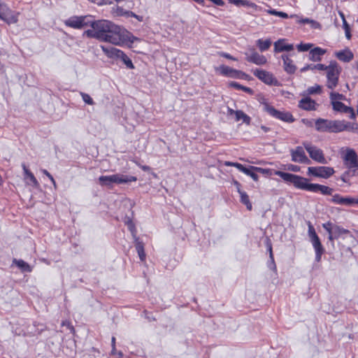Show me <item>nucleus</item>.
Returning <instances> with one entry per match:
<instances>
[{"instance_id":"obj_1","label":"nucleus","mask_w":358,"mask_h":358,"mask_svg":"<svg viewBox=\"0 0 358 358\" xmlns=\"http://www.w3.org/2000/svg\"><path fill=\"white\" fill-rule=\"evenodd\" d=\"M89 26L92 29H87L84 33L89 38L116 45H122L128 41L133 42L131 39L132 35L129 31L110 21L90 19Z\"/></svg>"},{"instance_id":"obj_2","label":"nucleus","mask_w":358,"mask_h":358,"mask_svg":"<svg viewBox=\"0 0 358 358\" xmlns=\"http://www.w3.org/2000/svg\"><path fill=\"white\" fill-rule=\"evenodd\" d=\"M273 173L280 176L284 181L293 184L297 189L315 193L320 192L323 195H331L334 192V189L328 186L309 183L308 178L297 175L280 171H274Z\"/></svg>"},{"instance_id":"obj_3","label":"nucleus","mask_w":358,"mask_h":358,"mask_svg":"<svg viewBox=\"0 0 358 358\" xmlns=\"http://www.w3.org/2000/svg\"><path fill=\"white\" fill-rule=\"evenodd\" d=\"M324 71H326L327 73L326 86L329 89L334 90L338 85L341 68L336 61H331Z\"/></svg>"},{"instance_id":"obj_4","label":"nucleus","mask_w":358,"mask_h":358,"mask_svg":"<svg viewBox=\"0 0 358 358\" xmlns=\"http://www.w3.org/2000/svg\"><path fill=\"white\" fill-rule=\"evenodd\" d=\"M101 185L109 186L113 183L122 184L135 182L136 177L123 174H114L110 176H101L99 178Z\"/></svg>"},{"instance_id":"obj_5","label":"nucleus","mask_w":358,"mask_h":358,"mask_svg":"<svg viewBox=\"0 0 358 358\" xmlns=\"http://www.w3.org/2000/svg\"><path fill=\"white\" fill-rule=\"evenodd\" d=\"M101 49L108 57L120 59L127 69H134L135 68L131 59L123 51L115 48L105 46H101Z\"/></svg>"},{"instance_id":"obj_6","label":"nucleus","mask_w":358,"mask_h":358,"mask_svg":"<svg viewBox=\"0 0 358 358\" xmlns=\"http://www.w3.org/2000/svg\"><path fill=\"white\" fill-rule=\"evenodd\" d=\"M335 171L330 166H310L308 168L307 175L327 179L334 175Z\"/></svg>"},{"instance_id":"obj_7","label":"nucleus","mask_w":358,"mask_h":358,"mask_svg":"<svg viewBox=\"0 0 358 358\" xmlns=\"http://www.w3.org/2000/svg\"><path fill=\"white\" fill-rule=\"evenodd\" d=\"M303 145L312 159L320 164H327V161L324 157L323 151L321 149L311 145L308 142L303 143Z\"/></svg>"},{"instance_id":"obj_8","label":"nucleus","mask_w":358,"mask_h":358,"mask_svg":"<svg viewBox=\"0 0 358 358\" xmlns=\"http://www.w3.org/2000/svg\"><path fill=\"white\" fill-rule=\"evenodd\" d=\"M264 110L271 116L284 122L290 123L294 121L293 115L289 112L279 111L268 104L264 106Z\"/></svg>"},{"instance_id":"obj_9","label":"nucleus","mask_w":358,"mask_h":358,"mask_svg":"<svg viewBox=\"0 0 358 358\" xmlns=\"http://www.w3.org/2000/svg\"><path fill=\"white\" fill-rule=\"evenodd\" d=\"M90 16H73L65 21L67 27L74 29H82L89 26Z\"/></svg>"},{"instance_id":"obj_10","label":"nucleus","mask_w":358,"mask_h":358,"mask_svg":"<svg viewBox=\"0 0 358 358\" xmlns=\"http://www.w3.org/2000/svg\"><path fill=\"white\" fill-rule=\"evenodd\" d=\"M253 74L266 85H278V81L274 78L273 75L265 70L257 69L253 71Z\"/></svg>"},{"instance_id":"obj_11","label":"nucleus","mask_w":358,"mask_h":358,"mask_svg":"<svg viewBox=\"0 0 358 358\" xmlns=\"http://www.w3.org/2000/svg\"><path fill=\"white\" fill-rule=\"evenodd\" d=\"M0 19L9 24H14L17 22V15L6 4L0 3Z\"/></svg>"},{"instance_id":"obj_12","label":"nucleus","mask_w":358,"mask_h":358,"mask_svg":"<svg viewBox=\"0 0 358 358\" xmlns=\"http://www.w3.org/2000/svg\"><path fill=\"white\" fill-rule=\"evenodd\" d=\"M343 159L344 164L347 168H356L358 166V155L355 150L348 148Z\"/></svg>"},{"instance_id":"obj_13","label":"nucleus","mask_w":358,"mask_h":358,"mask_svg":"<svg viewBox=\"0 0 358 358\" xmlns=\"http://www.w3.org/2000/svg\"><path fill=\"white\" fill-rule=\"evenodd\" d=\"M331 201L334 203L350 206L354 204H358V198L343 197L336 194L332 196Z\"/></svg>"},{"instance_id":"obj_14","label":"nucleus","mask_w":358,"mask_h":358,"mask_svg":"<svg viewBox=\"0 0 358 358\" xmlns=\"http://www.w3.org/2000/svg\"><path fill=\"white\" fill-rule=\"evenodd\" d=\"M218 69L221 74L231 78H241L247 76L245 73L234 69L225 65H221Z\"/></svg>"},{"instance_id":"obj_15","label":"nucleus","mask_w":358,"mask_h":358,"mask_svg":"<svg viewBox=\"0 0 358 358\" xmlns=\"http://www.w3.org/2000/svg\"><path fill=\"white\" fill-rule=\"evenodd\" d=\"M333 109L336 111L350 114V118L355 120L356 118V114L354 109L352 107L345 106L342 102H333Z\"/></svg>"},{"instance_id":"obj_16","label":"nucleus","mask_w":358,"mask_h":358,"mask_svg":"<svg viewBox=\"0 0 358 358\" xmlns=\"http://www.w3.org/2000/svg\"><path fill=\"white\" fill-rule=\"evenodd\" d=\"M315 124L317 131L331 133V120L318 118L315 120Z\"/></svg>"},{"instance_id":"obj_17","label":"nucleus","mask_w":358,"mask_h":358,"mask_svg":"<svg viewBox=\"0 0 358 358\" xmlns=\"http://www.w3.org/2000/svg\"><path fill=\"white\" fill-rule=\"evenodd\" d=\"M294 54H292L293 55ZM290 55H282L281 58L283 61V68L286 73L288 74H293L296 70V66L294 64L292 59H290Z\"/></svg>"},{"instance_id":"obj_18","label":"nucleus","mask_w":358,"mask_h":358,"mask_svg":"<svg viewBox=\"0 0 358 358\" xmlns=\"http://www.w3.org/2000/svg\"><path fill=\"white\" fill-rule=\"evenodd\" d=\"M310 241L315 250V260L317 262H320L322 254L324 252V249L320 242L318 236L310 238Z\"/></svg>"},{"instance_id":"obj_19","label":"nucleus","mask_w":358,"mask_h":358,"mask_svg":"<svg viewBox=\"0 0 358 358\" xmlns=\"http://www.w3.org/2000/svg\"><path fill=\"white\" fill-rule=\"evenodd\" d=\"M246 59L248 62L254 63L257 65H263L267 62L264 55H259L257 52H253L250 55H247Z\"/></svg>"},{"instance_id":"obj_20","label":"nucleus","mask_w":358,"mask_h":358,"mask_svg":"<svg viewBox=\"0 0 358 358\" xmlns=\"http://www.w3.org/2000/svg\"><path fill=\"white\" fill-rule=\"evenodd\" d=\"M286 39H279L274 43V52L292 51L294 49L293 44H285Z\"/></svg>"},{"instance_id":"obj_21","label":"nucleus","mask_w":358,"mask_h":358,"mask_svg":"<svg viewBox=\"0 0 358 358\" xmlns=\"http://www.w3.org/2000/svg\"><path fill=\"white\" fill-rule=\"evenodd\" d=\"M316 102L310 97H306L299 101V107L306 110H315Z\"/></svg>"},{"instance_id":"obj_22","label":"nucleus","mask_w":358,"mask_h":358,"mask_svg":"<svg viewBox=\"0 0 358 358\" xmlns=\"http://www.w3.org/2000/svg\"><path fill=\"white\" fill-rule=\"evenodd\" d=\"M292 160L294 162L300 163L303 161L306 156L305 152L302 147L298 146L295 150H291Z\"/></svg>"},{"instance_id":"obj_23","label":"nucleus","mask_w":358,"mask_h":358,"mask_svg":"<svg viewBox=\"0 0 358 358\" xmlns=\"http://www.w3.org/2000/svg\"><path fill=\"white\" fill-rule=\"evenodd\" d=\"M326 53V50L321 48H315L309 52V59L313 62L321 61V57Z\"/></svg>"},{"instance_id":"obj_24","label":"nucleus","mask_w":358,"mask_h":358,"mask_svg":"<svg viewBox=\"0 0 358 358\" xmlns=\"http://www.w3.org/2000/svg\"><path fill=\"white\" fill-rule=\"evenodd\" d=\"M336 57L343 62H349L353 59V53L348 49L336 52Z\"/></svg>"},{"instance_id":"obj_25","label":"nucleus","mask_w":358,"mask_h":358,"mask_svg":"<svg viewBox=\"0 0 358 358\" xmlns=\"http://www.w3.org/2000/svg\"><path fill=\"white\" fill-rule=\"evenodd\" d=\"M134 238L135 241V247L136 251L138 252V257L141 261H144L145 259V253L144 251V244L142 241L139 240L136 235H134Z\"/></svg>"},{"instance_id":"obj_26","label":"nucleus","mask_w":358,"mask_h":358,"mask_svg":"<svg viewBox=\"0 0 358 358\" xmlns=\"http://www.w3.org/2000/svg\"><path fill=\"white\" fill-rule=\"evenodd\" d=\"M13 264H15L22 272L31 271V268L29 264L22 259H13Z\"/></svg>"},{"instance_id":"obj_27","label":"nucleus","mask_w":358,"mask_h":358,"mask_svg":"<svg viewBox=\"0 0 358 358\" xmlns=\"http://www.w3.org/2000/svg\"><path fill=\"white\" fill-rule=\"evenodd\" d=\"M255 166H250L249 167H245L243 166L241 171L246 174L247 176H250L255 181H257L259 180L258 175L255 173L254 169Z\"/></svg>"},{"instance_id":"obj_28","label":"nucleus","mask_w":358,"mask_h":358,"mask_svg":"<svg viewBox=\"0 0 358 358\" xmlns=\"http://www.w3.org/2000/svg\"><path fill=\"white\" fill-rule=\"evenodd\" d=\"M241 202L245 205L248 210H251L252 208V203L250 201L249 196L245 192H240Z\"/></svg>"},{"instance_id":"obj_29","label":"nucleus","mask_w":358,"mask_h":358,"mask_svg":"<svg viewBox=\"0 0 358 358\" xmlns=\"http://www.w3.org/2000/svg\"><path fill=\"white\" fill-rule=\"evenodd\" d=\"M343 125L342 120H331V133H339L343 131Z\"/></svg>"},{"instance_id":"obj_30","label":"nucleus","mask_w":358,"mask_h":358,"mask_svg":"<svg viewBox=\"0 0 358 358\" xmlns=\"http://www.w3.org/2000/svg\"><path fill=\"white\" fill-rule=\"evenodd\" d=\"M236 121L243 120V122L249 124L250 123L251 118L246 115L242 110H236Z\"/></svg>"},{"instance_id":"obj_31","label":"nucleus","mask_w":358,"mask_h":358,"mask_svg":"<svg viewBox=\"0 0 358 358\" xmlns=\"http://www.w3.org/2000/svg\"><path fill=\"white\" fill-rule=\"evenodd\" d=\"M326 69H327V66L323 64H308V65L305 66L304 67H303L301 69V71L304 72L308 70H315V69H317L319 71H324Z\"/></svg>"},{"instance_id":"obj_32","label":"nucleus","mask_w":358,"mask_h":358,"mask_svg":"<svg viewBox=\"0 0 358 358\" xmlns=\"http://www.w3.org/2000/svg\"><path fill=\"white\" fill-rule=\"evenodd\" d=\"M257 45L259 48V49L262 51H266L267 50L271 45V41L270 39H266L265 41H263L262 39H259L257 41Z\"/></svg>"},{"instance_id":"obj_33","label":"nucleus","mask_w":358,"mask_h":358,"mask_svg":"<svg viewBox=\"0 0 358 358\" xmlns=\"http://www.w3.org/2000/svg\"><path fill=\"white\" fill-rule=\"evenodd\" d=\"M229 3H233L237 6H243L253 8L256 6L255 3L247 0H229Z\"/></svg>"},{"instance_id":"obj_34","label":"nucleus","mask_w":358,"mask_h":358,"mask_svg":"<svg viewBox=\"0 0 358 358\" xmlns=\"http://www.w3.org/2000/svg\"><path fill=\"white\" fill-rule=\"evenodd\" d=\"M229 86L231 87H234L235 89H237V90H241L247 93H249V94H252L253 93V91L251 88L250 87H245V86H243V85H240L239 83H236V82H231L229 83Z\"/></svg>"},{"instance_id":"obj_35","label":"nucleus","mask_w":358,"mask_h":358,"mask_svg":"<svg viewBox=\"0 0 358 358\" xmlns=\"http://www.w3.org/2000/svg\"><path fill=\"white\" fill-rule=\"evenodd\" d=\"M350 233V231L349 230L345 229L338 225L336 224L334 227V234L337 237V238H338L343 234H348Z\"/></svg>"},{"instance_id":"obj_36","label":"nucleus","mask_w":358,"mask_h":358,"mask_svg":"<svg viewBox=\"0 0 358 358\" xmlns=\"http://www.w3.org/2000/svg\"><path fill=\"white\" fill-rule=\"evenodd\" d=\"M344 99V96L341 94H339L338 92H331L330 93V99H331V102L332 105H333V102H339L337 100H341V99Z\"/></svg>"},{"instance_id":"obj_37","label":"nucleus","mask_w":358,"mask_h":358,"mask_svg":"<svg viewBox=\"0 0 358 358\" xmlns=\"http://www.w3.org/2000/svg\"><path fill=\"white\" fill-rule=\"evenodd\" d=\"M307 92L309 94H320L322 92V87L319 85H315L308 87Z\"/></svg>"},{"instance_id":"obj_38","label":"nucleus","mask_w":358,"mask_h":358,"mask_svg":"<svg viewBox=\"0 0 358 358\" xmlns=\"http://www.w3.org/2000/svg\"><path fill=\"white\" fill-rule=\"evenodd\" d=\"M80 95L82 96L83 101L85 103H87L88 105H94V104L93 99L88 94H86L85 92H80Z\"/></svg>"},{"instance_id":"obj_39","label":"nucleus","mask_w":358,"mask_h":358,"mask_svg":"<svg viewBox=\"0 0 358 358\" xmlns=\"http://www.w3.org/2000/svg\"><path fill=\"white\" fill-rule=\"evenodd\" d=\"M312 46L313 44L311 43H300L296 46V48L299 52H305L310 49Z\"/></svg>"},{"instance_id":"obj_40","label":"nucleus","mask_w":358,"mask_h":358,"mask_svg":"<svg viewBox=\"0 0 358 358\" xmlns=\"http://www.w3.org/2000/svg\"><path fill=\"white\" fill-rule=\"evenodd\" d=\"M25 177L29 179V180L31 182L33 186H34L36 187L39 186L38 180H36V178H35V176H34V174L31 172H30L28 174H27L25 176Z\"/></svg>"},{"instance_id":"obj_41","label":"nucleus","mask_w":358,"mask_h":358,"mask_svg":"<svg viewBox=\"0 0 358 358\" xmlns=\"http://www.w3.org/2000/svg\"><path fill=\"white\" fill-rule=\"evenodd\" d=\"M352 178L351 176V174H350V172L349 171V170L348 169L347 171H345V172L343 173V174L341 175V180L344 182H346V183H349L350 184V179Z\"/></svg>"},{"instance_id":"obj_42","label":"nucleus","mask_w":358,"mask_h":358,"mask_svg":"<svg viewBox=\"0 0 358 358\" xmlns=\"http://www.w3.org/2000/svg\"><path fill=\"white\" fill-rule=\"evenodd\" d=\"M256 172L260 173L264 175H269L271 176L272 174V171L268 169H263L261 167H255L253 168Z\"/></svg>"},{"instance_id":"obj_43","label":"nucleus","mask_w":358,"mask_h":358,"mask_svg":"<svg viewBox=\"0 0 358 358\" xmlns=\"http://www.w3.org/2000/svg\"><path fill=\"white\" fill-rule=\"evenodd\" d=\"M268 12L273 15L279 16L282 18H288V15L284 12L277 11L275 10H269Z\"/></svg>"},{"instance_id":"obj_44","label":"nucleus","mask_w":358,"mask_h":358,"mask_svg":"<svg viewBox=\"0 0 358 358\" xmlns=\"http://www.w3.org/2000/svg\"><path fill=\"white\" fill-rule=\"evenodd\" d=\"M115 13L116 14L117 16L127 17V10H124L123 8L120 6H117L115 10Z\"/></svg>"},{"instance_id":"obj_45","label":"nucleus","mask_w":358,"mask_h":358,"mask_svg":"<svg viewBox=\"0 0 358 358\" xmlns=\"http://www.w3.org/2000/svg\"><path fill=\"white\" fill-rule=\"evenodd\" d=\"M308 235H309L310 238H313L315 236H317V235L315 232V230L313 226L310 224V222H309V224H308Z\"/></svg>"},{"instance_id":"obj_46","label":"nucleus","mask_w":358,"mask_h":358,"mask_svg":"<svg viewBox=\"0 0 358 358\" xmlns=\"http://www.w3.org/2000/svg\"><path fill=\"white\" fill-rule=\"evenodd\" d=\"M224 164L227 166H234L237 168L240 171L243 167V164L237 163V162H225Z\"/></svg>"},{"instance_id":"obj_47","label":"nucleus","mask_w":358,"mask_h":358,"mask_svg":"<svg viewBox=\"0 0 358 358\" xmlns=\"http://www.w3.org/2000/svg\"><path fill=\"white\" fill-rule=\"evenodd\" d=\"M62 327H66L71 333L74 334L75 332V329L74 327L71 324V323L69 322V321H63L62 322Z\"/></svg>"},{"instance_id":"obj_48","label":"nucleus","mask_w":358,"mask_h":358,"mask_svg":"<svg viewBox=\"0 0 358 358\" xmlns=\"http://www.w3.org/2000/svg\"><path fill=\"white\" fill-rule=\"evenodd\" d=\"M268 251L269 252V258L273 259V251H272V244L271 243V241L267 238L266 243Z\"/></svg>"},{"instance_id":"obj_49","label":"nucleus","mask_w":358,"mask_h":358,"mask_svg":"<svg viewBox=\"0 0 358 358\" xmlns=\"http://www.w3.org/2000/svg\"><path fill=\"white\" fill-rule=\"evenodd\" d=\"M342 124H343V131H350V127L352 125V122H347L345 120H342Z\"/></svg>"},{"instance_id":"obj_50","label":"nucleus","mask_w":358,"mask_h":358,"mask_svg":"<svg viewBox=\"0 0 358 358\" xmlns=\"http://www.w3.org/2000/svg\"><path fill=\"white\" fill-rule=\"evenodd\" d=\"M126 224H127L129 229L131 231V233H132L133 236H134V235H136V234H135V227H134V224H133L132 221H131V220H129L126 222Z\"/></svg>"},{"instance_id":"obj_51","label":"nucleus","mask_w":358,"mask_h":358,"mask_svg":"<svg viewBox=\"0 0 358 358\" xmlns=\"http://www.w3.org/2000/svg\"><path fill=\"white\" fill-rule=\"evenodd\" d=\"M268 267L275 271H276V266H275V261H274V257H273V259H270V262L268 263Z\"/></svg>"},{"instance_id":"obj_52","label":"nucleus","mask_w":358,"mask_h":358,"mask_svg":"<svg viewBox=\"0 0 358 358\" xmlns=\"http://www.w3.org/2000/svg\"><path fill=\"white\" fill-rule=\"evenodd\" d=\"M350 131L355 133V134H358V124L357 123L352 122V125L350 127Z\"/></svg>"},{"instance_id":"obj_53","label":"nucleus","mask_w":358,"mask_h":358,"mask_svg":"<svg viewBox=\"0 0 358 358\" xmlns=\"http://www.w3.org/2000/svg\"><path fill=\"white\" fill-rule=\"evenodd\" d=\"M348 169L350 172L352 177L358 176V168H348Z\"/></svg>"},{"instance_id":"obj_54","label":"nucleus","mask_w":358,"mask_h":358,"mask_svg":"<svg viewBox=\"0 0 358 358\" xmlns=\"http://www.w3.org/2000/svg\"><path fill=\"white\" fill-rule=\"evenodd\" d=\"M336 224H333L331 222H327L326 223L322 224V227L324 229H332L335 227Z\"/></svg>"},{"instance_id":"obj_55","label":"nucleus","mask_w":358,"mask_h":358,"mask_svg":"<svg viewBox=\"0 0 358 358\" xmlns=\"http://www.w3.org/2000/svg\"><path fill=\"white\" fill-rule=\"evenodd\" d=\"M222 57H225L227 59H232V60H234L236 61V59L234 57H232L231 55L228 54V53H226V52H221L220 54Z\"/></svg>"},{"instance_id":"obj_56","label":"nucleus","mask_w":358,"mask_h":358,"mask_svg":"<svg viewBox=\"0 0 358 358\" xmlns=\"http://www.w3.org/2000/svg\"><path fill=\"white\" fill-rule=\"evenodd\" d=\"M43 173L46 175L50 180L52 181V182L55 185V181L52 175L47 171V170H43Z\"/></svg>"},{"instance_id":"obj_57","label":"nucleus","mask_w":358,"mask_h":358,"mask_svg":"<svg viewBox=\"0 0 358 358\" xmlns=\"http://www.w3.org/2000/svg\"><path fill=\"white\" fill-rule=\"evenodd\" d=\"M234 185L236 186V189H237V191L240 194V192H243L241 189V185L239 182L238 181H234Z\"/></svg>"},{"instance_id":"obj_58","label":"nucleus","mask_w":358,"mask_h":358,"mask_svg":"<svg viewBox=\"0 0 358 358\" xmlns=\"http://www.w3.org/2000/svg\"><path fill=\"white\" fill-rule=\"evenodd\" d=\"M210 1L217 6H223L224 4V3L222 0H210Z\"/></svg>"},{"instance_id":"obj_59","label":"nucleus","mask_w":358,"mask_h":358,"mask_svg":"<svg viewBox=\"0 0 358 358\" xmlns=\"http://www.w3.org/2000/svg\"><path fill=\"white\" fill-rule=\"evenodd\" d=\"M328 239L329 241H331L332 243V244L334 245V239H338L337 237L335 236L334 234H329V237H328Z\"/></svg>"},{"instance_id":"obj_60","label":"nucleus","mask_w":358,"mask_h":358,"mask_svg":"<svg viewBox=\"0 0 358 358\" xmlns=\"http://www.w3.org/2000/svg\"><path fill=\"white\" fill-rule=\"evenodd\" d=\"M343 29H344L345 30L350 29V26H349V24H348V22H347L346 20H344L343 21Z\"/></svg>"},{"instance_id":"obj_61","label":"nucleus","mask_w":358,"mask_h":358,"mask_svg":"<svg viewBox=\"0 0 358 358\" xmlns=\"http://www.w3.org/2000/svg\"><path fill=\"white\" fill-rule=\"evenodd\" d=\"M300 163L309 164H310V160L306 155L305 157L303 158V161L301 162Z\"/></svg>"},{"instance_id":"obj_62","label":"nucleus","mask_w":358,"mask_h":358,"mask_svg":"<svg viewBox=\"0 0 358 358\" xmlns=\"http://www.w3.org/2000/svg\"><path fill=\"white\" fill-rule=\"evenodd\" d=\"M127 17H136V14H135L132 11L127 10Z\"/></svg>"},{"instance_id":"obj_63","label":"nucleus","mask_w":358,"mask_h":358,"mask_svg":"<svg viewBox=\"0 0 358 358\" xmlns=\"http://www.w3.org/2000/svg\"><path fill=\"white\" fill-rule=\"evenodd\" d=\"M22 166V168H23L24 173L25 176L27 174H28L29 173H30L29 170L27 168V166H26V165L24 164H23Z\"/></svg>"},{"instance_id":"obj_64","label":"nucleus","mask_w":358,"mask_h":358,"mask_svg":"<svg viewBox=\"0 0 358 358\" xmlns=\"http://www.w3.org/2000/svg\"><path fill=\"white\" fill-rule=\"evenodd\" d=\"M22 166V168H23L24 173L25 176L27 174H28L29 173H30L29 170L27 168V166H26V165L24 164H23Z\"/></svg>"}]
</instances>
